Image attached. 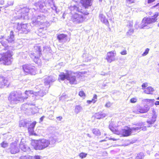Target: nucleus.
Instances as JSON below:
<instances>
[{
  "label": "nucleus",
  "instance_id": "1a4fd4ad",
  "mask_svg": "<svg viewBox=\"0 0 159 159\" xmlns=\"http://www.w3.org/2000/svg\"><path fill=\"white\" fill-rule=\"evenodd\" d=\"M85 18L82 15L75 13L71 16V19L74 22H75L78 23L83 22Z\"/></svg>",
  "mask_w": 159,
  "mask_h": 159
},
{
  "label": "nucleus",
  "instance_id": "393cba45",
  "mask_svg": "<svg viewBox=\"0 0 159 159\" xmlns=\"http://www.w3.org/2000/svg\"><path fill=\"white\" fill-rule=\"evenodd\" d=\"M1 83L2 85L7 87H8L9 84V83L8 80L5 79H3Z\"/></svg>",
  "mask_w": 159,
  "mask_h": 159
},
{
  "label": "nucleus",
  "instance_id": "3c124183",
  "mask_svg": "<svg viewBox=\"0 0 159 159\" xmlns=\"http://www.w3.org/2000/svg\"><path fill=\"white\" fill-rule=\"evenodd\" d=\"M74 7L75 8H76L78 9V7H76V6H74Z\"/></svg>",
  "mask_w": 159,
  "mask_h": 159
},
{
  "label": "nucleus",
  "instance_id": "39448f33",
  "mask_svg": "<svg viewBox=\"0 0 159 159\" xmlns=\"http://www.w3.org/2000/svg\"><path fill=\"white\" fill-rule=\"evenodd\" d=\"M22 68L24 72L27 74H33L35 73V68L31 64H25L23 65Z\"/></svg>",
  "mask_w": 159,
  "mask_h": 159
},
{
  "label": "nucleus",
  "instance_id": "0eeeda50",
  "mask_svg": "<svg viewBox=\"0 0 159 159\" xmlns=\"http://www.w3.org/2000/svg\"><path fill=\"white\" fill-rule=\"evenodd\" d=\"M158 15V13L156 14L151 17L144 18L143 20L142 23L144 25V26H145L148 24L154 22L157 20V18Z\"/></svg>",
  "mask_w": 159,
  "mask_h": 159
},
{
  "label": "nucleus",
  "instance_id": "603ef678",
  "mask_svg": "<svg viewBox=\"0 0 159 159\" xmlns=\"http://www.w3.org/2000/svg\"><path fill=\"white\" fill-rule=\"evenodd\" d=\"M89 14V13H86V14H84L85 15H88Z\"/></svg>",
  "mask_w": 159,
  "mask_h": 159
},
{
  "label": "nucleus",
  "instance_id": "473e14b6",
  "mask_svg": "<svg viewBox=\"0 0 159 159\" xmlns=\"http://www.w3.org/2000/svg\"><path fill=\"white\" fill-rule=\"evenodd\" d=\"M137 99L136 98H132L130 100V102L131 103H135L137 102Z\"/></svg>",
  "mask_w": 159,
  "mask_h": 159
},
{
  "label": "nucleus",
  "instance_id": "b1692460",
  "mask_svg": "<svg viewBox=\"0 0 159 159\" xmlns=\"http://www.w3.org/2000/svg\"><path fill=\"white\" fill-rule=\"evenodd\" d=\"M116 53L115 51L110 52V59L113 61L115 59Z\"/></svg>",
  "mask_w": 159,
  "mask_h": 159
},
{
  "label": "nucleus",
  "instance_id": "c03bdc74",
  "mask_svg": "<svg viewBox=\"0 0 159 159\" xmlns=\"http://www.w3.org/2000/svg\"><path fill=\"white\" fill-rule=\"evenodd\" d=\"M57 119H58L59 120H61L62 119V117L61 116L57 117Z\"/></svg>",
  "mask_w": 159,
  "mask_h": 159
},
{
  "label": "nucleus",
  "instance_id": "4c0bfd02",
  "mask_svg": "<svg viewBox=\"0 0 159 159\" xmlns=\"http://www.w3.org/2000/svg\"><path fill=\"white\" fill-rule=\"evenodd\" d=\"M120 53L122 55H125L127 54V51L125 50H124L120 52Z\"/></svg>",
  "mask_w": 159,
  "mask_h": 159
},
{
  "label": "nucleus",
  "instance_id": "4d7b16f0",
  "mask_svg": "<svg viewBox=\"0 0 159 159\" xmlns=\"http://www.w3.org/2000/svg\"><path fill=\"white\" fill-rule=\"evenodd\" d=\"M150 127V126H148V127Z\"/></svg>",
  "mask_w": 159,
  "mask_h": 159
},
{
  "label": "nucleus",
  "instance_id": "f8f14e48",
  "mask_svg": "<svg viewBox=\"0 0 159 159\" xmlns=\"http://www.w3.org/2000/svg\"><path fill=\"white\" fill-rule=\"evenodd\" d=\"M67 34L62 33L57 35V39L59 42H65L67 40Z\"/></svg>",
  "mask_w": 159,
  "mask_h": 159
},
{
  "label": "nucleus",
  "instance_id": "a211bd4d",
  "mask_svg": "<svg viewBox=\"0 0 159 159\" xmlns=\"http://www.w3.org/2000/svg\"><path fill=\"white\" fill-rule=\"evenodd\" d=\"M20 159H40V157L39 155H36L34 157L29 156L27 157L26 156H21L20 157Z\"/></svg>",
  "mask_w": 159,
  "mask_h": 159
},
{
  "label": "nucleus",
  "instance_id": "4be33fe9",
  "mask_svg": "<svg viewBox=\"0 0 159 159\" xmlns=\"http://www.w3.org/2000/svg\"><path fill=\"white\" fill-rule=\"evenodd\" d=\"M94 116L95 118L97 119H100L105 116V115L102 112L97 113L95 114Z\"/></svg>",
  "mask_w": 159,
  "mask_h": 159
},
{
  "label": "nucleus",
  "instance_id": "864d4df0",
  "mask_svg": "<svg viewBox=\"0 0 159 159\" xmlns=\"http://www.w3.org/2000/svg\"><path fill=\"white\" fill-rule=\"evenodd\" d=\"M105 141V140H102L100 141V142H102L104 141Z\"/></svg>",
  "mask_w": 159,
  "mask_h": 159
},
{
  "label": "nucleus",
  "instance_id": "cd10ccee",
  "mask_svg": "<svg viewBox=\"0 0 159 159\" xmlns=\"http://www.w3.org/2000/svg\"><path fill=\"white\" fill-rule=\"evenodd\" d=\"M87 155V153L82 152L79 154V156L82 159L86 157Z\"/></svg>",
  "mask_w": 159,
  "mask_h": 159
},
{
  "label": "nucleus",
  "instance_id": "a878e982",
  "mask_svg": "<svg viewBox=\"0 0 159 159\" xmlns=\"http://www.w3.org/2000/svg\"><path fill=\"white\" fill-rule=\"evenodd\" d=\"M92 132L93 134L97 136H99L101 134L99 130L97 129H93L92 130Z\"/></svg>",
  "mask_w": 159,
  "mask_h": 159
},
{
  "label": "nucleus",
  "instance_id": "37998d69",
  "mask_svg": "<svg viewBox=\"0 0 159 159\" xmlns=\"http://www.w3.org/2000/svg\"><path fill=\"white\" fill-rule=\"evenodd\" d=\"M146 100H147L148 102H151V101H154V99H146Z\"/></svg>",
  "mask_w": 159,
  "mask_h": 159
},
{
  "label": "nucleus",
  "instance_id": "2f4dec72",
  "mask_svg": "<svg viewBox=\"0 0 159 159\" xmlns=\"http://www.w3.org/2000/svg\"><path fill=\"white\" fill-rule=\"evenodd\" d=\"M97 97L96 94H95L93 95V98L91 100L92 103H94L97 101Z\"/></svg>",
  "mask_w": 159,
  "mask_h": 159
},
{
  "label": "nucleus",
  "instance_id": "412c9836",
  "mask_svg": "<svg viewBox=\"0 0 159 159\" xmlns=\"http://www.w3.org/2000/svg\"><path fill=\"white\" fill-rule=\"evenodd\" d=\"M14 35L13 34V32L12 31L10 32V36L8 37V39H7L8 43H11L14 41Z\"/></svg>",
  "mask_w": 159,
  "mask_h": 159
},
{
  "label": "nucleus",
  "instance_id": "c9c22d12",
  "mask_svg": "<svg viewBox=\"0 0 159 159\" xmlns=\"http://www.w3.org/2000/svg\"><path fill=\"white\" fill-rule=\"evenodd\" d=\"M135 0H126V2L127 4H131L134 3Z\"/></svg>",
  "mask_w": 159,
  "mask_h": 159
},
{
  "label": "nucleus",
  "instance_id": "9d476101",
  "mask_svg": "<svg viewBox=\"0 0 159 159\" xmlns=\"http://www.w3.org/2000/svg\"><path fill=\"white\" fill-rule=\"evenodd\" d=\"M36 123L37 122L36 121H34L30 123L28 126L27 129L28 133L30 136H37L38 135L37 134L34 132V129Z\"/></svg>",
  "mask_w": 159,
  "mask_h": 159
},
{
  "label": "nucleus",
  "instance_id": "9b49d317",
  "mask_svg": "<svg viewBox=\"0 0 159 159\" xmlns=\"http://www.w3.org/2000/svg\"><path fill=\"white\" fill-rule=\"evenodd\" d=\"M18 141L12 142L10 144V148L11 153L12 154H15L19 152V149L17 147Z\"/></svg>",
  "mask_w": 159,
  "mask_h": 159
},
{
  "label": "nucleus",
  "instance_id": "5701e85b",
  "mask_svg": "<svg viewBox=\"0 0 159 159\" xmlns=\"http://www.w3.org/2000/svg\"><path fill=\"white\" fill-rule=\"evenodd\" d=\"M26 146L23 143H20L19 145V150L20 149L21 150L25 152L26 150Z\"/></svg>",
  "mask_w": 159,
  "mask_h": 159
},
{
  "label": "nucleus",
  "instance_id": "49530a36",
  "mask_svg": "<svg viewBox=\"0 0 159 159\" xmlns=\"http://www.w3.org/2000/svg\"><path fill=\"white\" fill-rule=\"evenodd\" d=\"M87 102L88 104H90L92 102V100H87Z\"/></svg>",
  "mask_w": 159,
  "mask_h": 159
},
{
  "label": "nucleus",
  "instance_id": "79ce46f5",
  "mask_svg": "<svg viewBox=\"0 0 159 159\" xmlns=\"http://www.w3.org/2000/svg\"><path fill=\"white\" fill-rule=\"evenodd\" d=\"M155 0H148V3H150L152 2H154Z\"/></svg>",
  "mask_w": 159,
  "mask_h": 159
},
{
  "label": "nucleus",
  "instance_id": "7ed1b4c3",
  "mask_svg": "<svg viewBox=\"0 0 159 159\" xmlns=\"http://www.w3.org/2000/svg\"><path fill=\"white\" fill-rule=\"evenodd\" d=\"M50 144V142L48 140L42 139L33 140L32 141L31 145L36 150H41L48 147Z\"/></svg>",
  "mask_w": 159,
  "mask_h": 159
},
{
  "label": "nucleus",
  "instance_id": "de8ad7c7",
  "mask_svg": "<svg viewBox=\"0 0 159 159\" xmlns=\"http://www.w3.org/2000/svg\"><path fill=\"white\" fill-rule=\"evenodd\" d=\"M155 105H159V101H157L155 103Z\"/></svg>",
  "mask_w": 159,
  "mask_h": 159
},
{
  "label": "nucleus",
  "instance_id": "f257e3e1",
  "mask_svg": "<svg viewBox=\"0 0 159 159\" xmlns=\"http://www.w3.org/2000/svg\"><path fill=\"white\" fill-rule=\"evenodd\" d=\"M36 93L32 90H26L24 92L25 96H22L20 91H15L11 93L8 97L10 101L14 102H24L31 95H34Z\"/></svg>",
  "mask_w": 159,
  "mask_h": 159
},
{
  "label": "nucleus",
  "instance_id": "dca6fc26",
  "mask_svg": "<svg viewBox=\"0 0 159 159\" xmlns=\"http://www.w3.org/2000/svg\"><path fill=\"white\" fill-rule=\"evenodd\" d=\"M110 129L113 133L120 135V129H118L117 126H112L110 128Z\"/></svg>",
  "mask_w": 159,
  "mask_h": 159
},
{
  "label": "nucleus",
  "instance_id": "e433bc0d",
  "mask_svg": "<svg viewBox=\"0 0 159 159\" xmlns=\"http://www.w3.org/2000/svg\"><path fill=\"white\" fill-rule=\"evenodd\" d=\"M136 159H142L143 158V156L140 154H138L136 157Z\"/></svg>",
  "mask_w": 159,
  "mask_h": 159
},
{
  "label": "nucleus",
  "instance_id": "58836bf2",
  "mask_svg": "<svg viewBox=\"0 0 159 159\" xmlns=\"http://www.w3.org/2000/svg\"><path fill=\"white\" fill-rule=\"evenodd\" d=\"M0 42L2 44L3 46L6 45L7 44V43L4 42L3 40L1 41Z\"/></svg>",
  "mask_w": 159,
  "mask_h": 159
},
{
  "label": "nucleus",
  "instance_id": "7c9ffc66",
  "mask_svg": "<svg viewBox=\"0 0 159 159\" xmlns=\"http://www.w3.org/2000/svg\"><path fill=\"white\" fill-rule=\"evenodd\" d=\"M28 124V122L25 121L22 122L20 124L19 126L20 127H25Z\"/></svg>",
  "mask_w": 159,
  "mask_h": 159
},
{
  "label": "nucleus",
  "instance_id": "f3484780",
  "mask_svg": "<svg viewBox=\"0 0 159 159\" xmlns=\"http://www.w3.org/2000/svg\"><path fill=\"white\" fill-rule=\"evenodd\" d=\"M157 117V116L156 115H153L151 118L147 120V122L150 125L154 124L156 120Z\"/></svg>",
  "mask_w": 159,
  "mask_h": 159
},
{
  "label": "nucleus",
  "instance_id": "5fc2aeb1",
  "mask_svg": "<svg viewBox=\"0 0 159 159\" xmlns=\"http://www.w3.org/2000/svg\"><path fill=\"white\" fill-rule=\"evenodd\" d=\"M157 100H159V97H158L157 98Z\"/></svg>",
  "mask_w": 159,
  "mask_h": 159
},
{
  "label": "nucleus",
  "instance_id": "bb28decb",
  "mask_svg": "<svg viewBox=\"0 0 159 159\" xmlns=\"http://www.w3.org/2000/svg\"><path fill=\"white\" fill-rule=\"evenodd\" d=\"M0 145L2 147L4 148L8 146V143L5 141H3L0 143Z\"/></svg>",
  "mask_w": 159,
  "mask_h": 159
},
{
  "label": "nucleus",
  "instance_id": "423d86ee",
  "mask_svg": "<svg viewBox=\"0 0 159 159\" xmlns=\"http://www.w3.org/2000/svg\"><path fill=\"white\" fill-rule=\"evenodd\" d=\"M149 109V107L147 105L144 106L138 105L137 106L136 109L134 111V112L137 114L144 113L147 112Z\"/></svg>",
  "mask_w": 159,
  "mask_h": 159
},
{
  "label": "nucleus",
  "instance_id": "72a5a7b5",
  "mask_svg": "<svg viewBox=\"0 0 159 159\" xmlns=\"http://www.w3.org/2000/svg\"><path fill=\"white\" fill-rule=\"evenodd\" d=\"M149 51V49L148 48H146L144 52L142 54L143 56H144L146 55L148 53Z\"/></svg>",
  "mask_w": 159,
  "mask_h": 159
},
{
  "label": "nucleus",
  "instance_id": "09e8293b",
  "mask_svg": "<svg viewBox=\"0 0 159 159\" xmlns=\"http://www.w3.org/2000/svg\"><path fill=\"white\" fill-rule=\"evenodd\" d=\"M110 140H117V139H113L112 138H110Z\"/></svg>",
  "mask_w": 159,
  "mask_h": 159
},
{
  "label": "nucleus",
  "instance_id": "a18cd8bd",
  "mask_svg": "<svg viewBox=\"0 0 159 159\" xmlns=\"http://www.w3.org/2000/svg\"><path fill=\"white\" fill-rule=\"evenodd\" d=\"M44 116H42L40 119V120L41 121H42L43 120V119H44Z\"/></svg>",
  "mask_w": 159,
  "mask_h": 159
},
{
  "label": "nucleus",
  "instance_id": "a19ab883",
  "mask_svg": "<svg viewBox=\"0 0 159 159\" xmlns=\"http://www.w3.org/2000/svg\"><path fill=\"white\" fill-rule=\"evenodd\" d=\"M23 10L24 11H26V13H28V12H29V10L28 8H24L23 9Z\"/></svg>",
  "mask_w": 159,
  "mask_h": 159
},
{
  "label": "nucleus",
  "instance_id": "c756f323",
  "mask_svg": "<svg viewBox=\"0 0 159 159\" xmlns=\"http://www.w3.org/2000/svg\"><path fill=\"white\" fill-rule=\"evenodd\" d=\"M79 95L81 97L83 98L86 96L85 94L83 91H81L79 92Z\"/></svg>",
  "mask_w": 159,
  "mask_h": 159
},
{
  "label": "nucleus",
  "instance_id": "f03ea898",
  "mask_svg": "<svg viewBox=\"0 0 159 159\" xmlns=\"http://www.w3.org/2000/svg\"><path fill=\"white\" fill-rule=\"evenodd\" d=\"M0 64L5 66H9L11 64L13 59L12 52L9 50L6 52L0 53Z\"/></svg>",
  "mask_w": 159,
  "mask_h": 159
},
{
  "label": "nucleus",
  "instance_id": "ddd939ff",
  "mask_svg": "<svg viewBox=\"0 0 159 159\" xmlns=\"http://www.w3.org/2000/svg\"><path fill=\"white\" fill-rule=\"evenodd\" d=\"M80 2L82 6L85 8H88L92 5L91 0H81Z\"/></svg>",
  "mask_w": 159,
  "mask_h": 159
},
{
  "label": "nucleus",
  "instance_id": "6e6552de",
  "mask_svg": "<svg viewBox=\"0 0 159 159\" xmlns=\"http://www.w3.org/2000/svg\"><path fill=\"white\" fill-rule=\"evenodd\" d=\"M16 29L20 33L26 34L29 32L28 25L26 24L18 23Z\"/></svg>",
  "mask_w": 159,
  "mask_h": 159
},
{
  "label": "nucleus",
  "instance_id": "c85d7f7f",
  "mask_svg": "<svg viewBox=\"0 0 159 159\" xmlns=\"http://www.w3.org/2000/svg\"><path fill=\"white\" fill-rule=\"evenodd\" d=\"M81 109V107L80 106L78 105L76 106L75 108V112L76 113H78L80 111Z\"/></svg>",
  "mask_w": 159,
  "mask_h": 159
},
{
  "label": "nucleus",
  "instance_id": "8fccbe9b",
  "mask_svg": "<svg viewBox=\"0 0 159 159\" xmlns=\"http://www.w3.org/2000/svg\"><path fill=\"white\" fill-rule=\"evenodd\" d=\"M4 38V36H1V37L0 38V39H3Z\"/></svg>",
  "mask_w": 159,
  "mask_h": 159
},
{
  "label": "nucleus",
  "instance_id": "f704fd0d",
  "mask_svg": "<svg viewBox=\"0 0 159 159\" xmlns=\"http://www.w3.org/2000/svg\"><path fill=\"white\" fill-rule=\"evenodd\" d=\"M148 86V83H144L142 85V87L143 89H146V87H147Z\"/></svg>",
  "mask_w": 159,
  "mask_h": 159
},
{
  "label": "nucleus",
  "instance_id": "2eb2a0df",
  "mask_svg": "<svg viewBox=\"0 0 159 159\" xmlns=\"http://www.w3.org/2000/svg\"><path fill=\"white\" fill-rule=\"evenodd\" d=\"M66 74H65L64 72L61 73L59 75V79L63 81L65 79L67 80L69 75V71L68 70H66Z\"/></svg>",
  "mask_w": 159,
  "mask_h": 159
},
{
  "label": "nucleus",
  "instance_id": "6ab92c4d",
  "mask_svg": "<svg viewBox=\"0 0 159 159\" xmlns=\"http://www.w3.org/2000/svg\"><path fill=\"white\" fill-rule=\"evenodd\" d=\"M154 89L151 86H149L147 88L144 90V92L145 93L147 94H153V92L154 91Z\"/></svg>",
  "mask_w": 159,
  "mask_h": 159
},
{
  "label": "nucleus",
  "instance_id": "ea45409f",
  "mask_svg": "<svg viewBox=\"0 0 159 159\" xmlns=\"http://www.w3.org/2000/svg\"><path fill=\"white\" fill-rule=\"evenodd\" d=\"M158 7L157 8V9L159 10V2L157 3L156 5L152 7V8L155 7Z\"/></svg>",
  "mask_w": 159,
  "mask_h": 159
},
{
  "label": "nucleus",
  "instance_id": "20e7f679",
  "mask_svg": "<svg viewBox=\"0 0 159 159\" xmlns=\"http://www.w3.org/2000/svg\"><path fill=\"white\" fill-rule=\"evenodd\" d=\"M141 129V127H133L130 128L126 126H125L124 128L120 130L119 135L122 137H127L131 135L133 130H138Z\"/></svg>",
  "mask_w": 159,
  "mask_h": 159
},
{
  "label": "nucleus",
  "instance_id": "aec40b11",
  "mask_svg": "<svg viewBox=\"0 0 159 159\" xmlns=\"http://www.w3.org/2000/svg\"><path fill=\"white\" fill-rule=\"evenodd\" d=\"M34 49L35 52L38 54L39 56L41 54V49L40 46L36 45L34 47Z\"/></svg>",
  "mask_w": 159,
  "mask_h": 159
},
{
  "label": "nucleus",
  "instance_id": "13d9d810",
  "mask_svg": "<svg viewBox=\"0 0 159 159\" xmlns=\"http://www.w3.org/2000/svg\"><path fill=\"white\" fill-rule=\"evenodd\" d=\"M158 26H159V24H158Z\"/></svg>",
  "mask_w": 159,
  "mask_h": 159
},
{
  "label": "nucleus",
  "instance_id": "6e6d98bb",
  "mask_svg": "<svg viewBox=\"0 0 159 159\" xmlns=\"http://www.w3.org/2000/svg\"><path fill=\"white\" fill-rule=\"evenodd\" d=\"M107 104H106V106L107 107H108V106H107Z\"/></svg>",
  "mask_w": 159,
  "mask_h": 159
},
{
  "label": "nucleus",
  "instance_id": "4468645a",
  "mask_svg": "<svg viewBox=\"0 0 159 159\" xmlns=\"http://www.w3.org/2000/svg\"><path fill=\"white\" fill-rule=\"evenodd\" d=\"M67 80L69 81V83L70 84H75L77 83L76 76L72 74H70L69 73Z\"/></svg>",
  "mask_w": 159,
  "mask_h": 159
}]
</instances>
